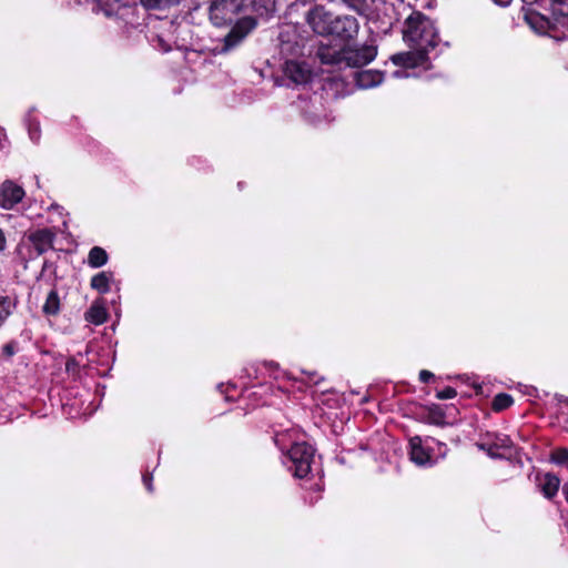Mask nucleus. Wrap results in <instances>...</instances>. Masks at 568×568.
Masks as SVG:
<instances>
[{"label": "nucleus", "instance_id": "36", "mask_svg": "<svg viewBox=\"0 0 568 568\" xmlns=\"http://www.w3.org/2000/svg\"><path fill=\"white\" fill-rule=\"evenodd\" d=\"M508 442H509V439H508V438H504V439L501 440V446H508Z\"/></svg>", "mask_w": 568, "mask_h": 568}, {"label": "nucleus", "instance_id": "21", "mask_svg": "<svg viewBox=\"0 0 568 568\" xmlns=\"http://www.w3.org/2000/svg\"><path fill=\"white\" fill-rule=\"evenodd\" d=\"M14 304L9 297H0V326L7 321L9 315L12 313Z\"/></svg>", "mask_w": 568, "mask_h": 568}, {"label": "nucleus", "instance_id": "9", "mask_svg": "<svg viewBox=\"0 0 568 568\" xmlns=\"http://www.w3.org/2000/svg\"><path fill=\"white\" fill-rule=\"evenodd\" d=\"M284 73L296 84L306 83L312 77V70L305 62L294 60L286 61Z\"/></svg>", "mask_w": 568, "mask_h": 568}, {"label": "nucleus", "instance_id": "17", "mask_svg": "<svg viewBox=\"0 0 568 568\" xmlns=\"http://www.w3.org/2000/svg\"><path fill=\"white\" fill-rule=\"evenodd\" d=\"M559 486H560V479L552 474H546L542 477V480L540 483V489H541L544 496L548 499L556 496V494L558 493Z\"/></svg>", "mask_w": 568, "mask_h": 568}, {"label": "nucleus", "instance_id": "28", "mask_svg": "<svg viewBox=\"0 0 568 568\" xmlns=\"http://www.w3.org/2000/svg\"><path fill=\"white\" fill-rule=\"evenodd\" d=\"M434 377V374L429 371L423 369L419 373V379L423 383H428Z\"/></svg>", "mask_w": 568, "mask_h": 568}, {"label": "nucleus", "instance_id": "15", "mask_svg": "<svg viewBox=\"0 0 568 568\" xmlns=\"http://www.w3.org/2000/svg\"><path fill=\"white\" fill-rule=\"evenodd\" d=\"M246 10H251L257 17L267 16L275 10L277 0H243Z\"/></svg>", "mask_w": 568, "mask_h": 568}, {"label": "nucleus", "instance_id": "34", "mask_svg": "<svg viewBox=\"0 0 568 568\" xmlns=\"http://www.w3.org/2000/svg\"><path fill=\"white\" fill-rule=\"evenodd\" d=\"M144 484H145L148 490L151 491L152 490L151 480L149 478L144 477Z\"/></svg>", "mask_w": 568, "mask_h": 568}, {"label": "nucleus", "instance_id": "38", "mask_svg": "<svg viewBox=\"0 0 568 568\" xmlns=\"http://www.w3.org/2000/svg\"><path fill=\"white\" fill-rule=\"evenodd\" d=\"M38 138V134H37V130H33V132H31V139H37Z\"/></svg>", "mask_w": 568, "mask_h": 568}, {"label": "nucleus", "instance_id": "31", "mask_svg": "<svg viewBox=\"0 0 568 568\" xmlns=\"http://www.w3.org/2000/svg\"><path fill=\"white\" fill-rule=\"evenodd\" d=\"M3 352H4L8 356L13 355V353H14L13 346H12L11 344H7V345H4V347H3Z\"/></svg>", "mask_w": 568, "mask_h": 568}, {"label": "nucleus", "instance_id": "12", "mask_svg": "<svg viewBox=\"0 0 568 568\" xmlns=\"http://www.w3.org/2000/svg\"><path fill=\"white\" fill-rule=\"evenodd\" d=\"M29 241L40 255L52 247L53 234L49 230H39L29 235Z\"/></svg>", "mask_w": 568, "mask_h": 568}, {"label": "nucleus", "instance_id": "27", "mask_svg": "<svg viewBox=\"0 0 568 568\" xmlns=\"http://www.w3.org/2000/svg\"><path fill=\"white\" fill-rule=\"evenodd\" d=\"M457 395V392L453 387H446L443 390L437 393V398L439 399H450Z\"/></svg>", "mask_w": 568, "mask_h": 568}, {"label": "nucleus", "instance_id": "33", "mask_svg": "<svg viewBox=\"0 0 568 568\" xmlns=\"http://www.w3.org/2000/svg\"><path fill=\"white\" fill-rule=\"evenodd\" d=\"M497 4L507 6L511 0H494Z\"/></svg>", "mask_w": 568, "mask_h": 568}, {"label": "nucleus", "instance_id": "37", "mask_svg": "<svg viewBox=\"0 0 568 568\" xmlns=\"http://www.w3.org/2000/svg\"><path fill=\"white\" fill-rule=\"evenodd\" d=\"M537 0H523V2H525L526 4H532L535 3Z\"/></svg>", "mask_w": 568, "mask_h": 568}, {"label": "nucleus", "instance_id": "3", "mask_svg": "<svg viewBox=\"0 0 568 568\" xmlns=\"http://www.w3.org/2000/svg\"><path fill=\"white\" fill-rule=\"evenodd\" d=\"M293 465V474L297 478H305L314 462L315 450L306 443H296L287 452Z\"/></svg>", "mask_w": 568, "mask_h": 568}, {"label": "nucleus", "instance_id": "35", "mask_svg": "<svg viewBox=\"0 0 568 568\" xmlns=\"http://www.w3.org/2000/svg\"><path fill=\"white\" fill-rule=\"evenodd\" d=\"M356 3L353 4V7L357 8L358 6H361L363 2H365V0H355Z\"/></svg>", "mask_w": 568, "mask_h": 568}, {"label": "nucleus", "instance_id": "2", "mask_svg": "<svg viewBox=\"0 0 568 568\" xmlns=\"http://www.w3.org/2000/svg\"><path fill=\"white\" fill-rule=\"evenodd\" d=\"M243 11H247L243 0H214L210 6V19L222 27L232 23Z\"/></svg>", "mask_w": 568, "mask_h": 568}, {"label": "nucleus", "instance_id": "19", "mask_svg": "<svg viewBox=\"0 0 568 568\" xmlns=\"http://www.w3.org/2000/svg\"><path fill=\"white\" fill-rule=\"evenodd\" d=\"M110 282L111 277L105 272H101L91 278V287L104 294L110 291Z\"/></svg>", "mask_w": 568, "mask_h": 568}, {"label": "nucleus", "instance_id": "1", "mask_svg": "<svg viewBox=\"0 0 568 568\" xmlns=\"http://www.w3.org/2000/svg\"><path fill=\"white\" fill-rule=\"evenodd\" d=\"M404 41L412 49L425 52L435 48L438 36L433 21L419 12L410 14L405 21Z\"/></svg>", "mask_w": 568, "mask_h": 568}, {"label": "nucleus", "instance_id": "24", "mask_svg": "<svg viewBox=\"0 0 568 568\" xmlns=\"http://www.w3.org/2000/svg\"><path fill=\"white\" fill-rule=\"evenodd\" d=\"M142 6L146 9H165L175 3L179 0H140Z\"/></svg>", "mask_w": 568, "mask_h": 568}, {"label": "nucleus", "instance_id": "6", "mask_svg": "<svg viewBox=\"0 0 568 568\" xmlns=\"http://www.w3.org/2000/svg\"><path fill=\"white\" fill-rule=\"evenodd\" d=\"M256 27V18L245 16L236 21L235 26L225 37L223 51H227L235 47L243 38H245Z\"/></svg>", "mask_w": 568, "mask_h": 568}, {"label": "nucleus", "instance_id": "5", "mask_svg": "<svg viewBox=\"0 0 568 568\" xmlns=\"http://www.w3.org/2000/svg\"><path fill=\"white\" fill-rule=\"evenodd\" d=\"M334 20L335 16L321 6L315 7L307 14L308 24L314 30V32L321 36L331 34Z\"/></svg>", "mask_w": 568, "mask_h": 568}, {"label": "nucleus", "instance_id": "8", "mask_svg": "<svg viewBox=\"0 0 568 568\" xmlns=\"http://www.w3.org/2000/svg\"><path fill=\"white\" fill-rule=\"evenodd\" d=\"M24 196V190L10 180L4 181L0 186V206L4 210H11L21 202Z\"/></svg>", "mask_w": 568, "mask_h": 568}, {"label": "nucleus", "instance_id": "22", "mask_svg": "<svg viewBox=\"0 0 568 568\" xmlns=\"http://www.w3.org/2000/svg\"><path fill=\"white\" fill-rule=\"evenodd\" d=\"M514 403L513 397L508 394H498L493 400V408L496 412L508 408Z\"/></svg>", "mask_w": 568, "mask_h": 568}, {"label": "nucleus", "instance_id": "23", "mask_svg": "<svg viewBox=\"0 0 568 568\" xmlns=\"http://www.w3.org/2000/svg\"><path fill=\"white\" fill-rule=\"evenodd\" d=\"M427 420L430 424L443 426L445 425V415L444 412L437 407H430L427 415Z\"/></svg>", "mask_w": 568, "mask_h": 568}, {"label": "nucleus", "instance_id": "18", "mask_svg": "<svg viewBox=\"0 0 568 568\" xmlns=\"http://www.w3.org/2000/svg\"><path fill=\"white\" fill-rule=\"evenodd\" d=\"M108 262V254L106 252L100 247L94 246L90 250L88 255V263L91 267H101Z\"/></svg>", "mask_w": 568, "mask_h": 568}, {"label": "nucleus", "instance_id": "39", "mask_svg": "<svg viewBox=\"0 0 568 568\" xmlns=\"http://www.w3.org/2000/svg\"><path fill=\"white\" fill-rule=\"evenodd\" d=\"M394 74H395L396 77H402V75H403V74H402L400 72H398V71H397V72H395Z\"/></svg>", "mask_w": 568, "mask_h": 568}, {"label": "nucleus", "instance_id": "4", "mask_svg": "<svg viewBox=\"0 0 568 568\" xmlns=\"http://www.w3.org/2000/svg\"><path fill=\"white\" fill-rule=\"evenodd\" d=\"M377 54V50L373 45H362L353 48L344 47V65L349 68H359L372 62Z\"/></svg>", "mask_w": 568, "mask_h": 568}, {"label": "nucleus", "instance_id": "30", "mask_svg": "<svg viewBox=\"0 0 568 568\" xmlns=\"http://www.w3.org/2000/svg\"><path fill=\"white\" fill-rule=\"evenodd\" d=\"M7 246V240L3 231L0 229V252H2Z\"/></svg>", "mask_w": 568, "mask_h": 568}, {"label": "nucleus", "instance_id": "16", "mask_svg": "<svg viewBox=\"0 0 568 568\" xmlns=\"http://www.w3.org/2000/svg\"><path fill=\"white\" fill-rule=\"evenodd\" d=\"M84 316L88 322L95 325H101L106 321L108 313L101 303L95 302L90 306Z\"/></svg>", "mask_w": 568, "mask_h": 568}, {"label": "nucleus", "instance_id": "10", "mask_svg": "<svg viewBox=\"0 0 568 568\" xmlns=\"http://www.w3.org/2000/svg\"><path fill=\"white\" fill-rule=\"evenodd\" d=\"M427 52L423 50H415L409 52L397 53L392 57V61L396 65L404 68H415L426 61Z\"/></svg>", "mask_w": 568, "mask_h": 568}, {"label": "nucleus", "instance_id": "14", "mask_svg": "<svg viewBox=\"0 0 568 568\" xmlns=\"http://www.w3.org/2000/svg\"><path fill=\"white\" fill-rule=\"evenodd\" d=\"M355 81L361 89H371L383 82V73L376 70H365L357 72Z\"/></svg>", "mask_w": 568, "mask_h": 568}, {"label": "nucleus", "instance_id": "32", "mask_svg": "<svg viewBox=\"0 0 568 568\" xmlns=\"http://www.w3.org/2000/svg\"><path fill=\"white\" fill-rule=\"evenodd\" d=\"M562 493H564L565 498H566V500H567V503H568V481H567V483H565V485H564V487H562Z\"/></svg>", "mask_w": 568, "mask_h": 568}, {"label": "nucleus", "instance_id": "25", "mask_svg": "<svg viewBox=\"0 0 568 568\" xmlns=\"http://www.w3.org/2000/svg\"><path fill=\"white\" fill-rule=\"evenodd\" d=\"M551 460L558 465L566 464L568 462V449L557 448L551 453Z\"/></svg>", "mask_w": 568, "mask_h": 568}, {"label": "nucleus", "instance_id": "29", "mask_svg": "<svg viewBox=\"0 0 568 568\" xmlns=\"http://www.w3.org/2000/svg\"><path fill=\"white\" fill-rule=\"evenodd\" d=\"M78 367V363L75 362V359L73 358H70L68 362H67V371L68 372H73L75 371V368Z\"/></svg>", "mask_w": 568, "mask_h": 568}, {"label": "nucleus", "instance_id": "7", "mask_svg": "<svg viewBox=\"0 0 568 568\" xmlns=\"http://www.w3.org/2000/svg\"><path fill=\"white\" fill-rule=\"evenodd\" d=\"M358 28V22L355 17L335 16L333 28L331 29V34L344 40H348L353 39L357 34Z\"/></svg>", "mask_w": 568, "mask_h": 568}, {"label": "nucleus", "instance_id": "11", "mask_svg": "<svg viewBox=\"0 0 568 568\" xmlns=\"http://www.w3.org/2000/svg\"><path fill=\"white\" fill-rule=\"evenodd\" d=\"M410 447V460L418 466L432 465V456L430 453L425 449L422 445V438L419 436H415L409 440Z\"/></svg>", "mask_w": 568, "mask_h": 568}, {"label": "nucleus", "instance_id": "20", "mask_svg": "<svg viewBox=\"0 0 568 568\" xmlns=\"http://www.w3.org/2000/svg\"><path fill=\"white\" fill-rule=\"evenodd\" d=\"M43 312L47 315H57L60 311V298L58 296V293L55 291H51L42 307Z\"/></svg>", "mask_w": 568, "mask_h": 568}, {"label": "nucleus", "instance_id": "13", "mask_svg": "<svg viewBox=\"0 0 568 568\" xmlns=\"http://www.w3.org/2000/svg\"><path fill=\"white\" fill-rule=\"evenodd\" d=\"M317 55L322 63L342 67L344 65V48L334 49L331 47H320Z\"/></svg>", "mask_w": 568, "mask_h": 568}, {"label": "nucleus", "instance_id": "26", "mask_svg": "<svg viewBox=\"0 0 568 568\" xmlns=\"http://www.w3.org/2000/svg\"><path fill=\"white\" fill-rule=\"evenodd\" d=\"M552 7L556 13L568 17V0H552Z\"/></svg>", "mask_w": 568, "mask_h": 568}]
</instances>
